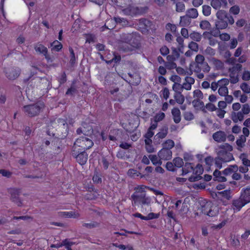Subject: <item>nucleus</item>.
Instances as JSON below:
<instances>
[{"mask_svg": "<svg viewBox=\"0 0 250 250\" xmlns=\"http://www.w3.org/2000/svg\"><path fill=\"white\" fill-rule=\"evenodd\" d=\"M246 21L243 19H241L238 20L236 22V25L238 27H242L243 26L245 25V28H246L248 26V24H246Z\"/></svg>", "mask_w": 250, "mask_h": 250, "instance_id": "nucleus-55", "label": "nucleus"}, {"mask_svg": "<svg viewBox=\"0 0 250 250\" xmlns=\"http://www.w3.org/2000/svg\"><path fill=\"white\" fill-rule=\"evenodd\" d=\"M240 196L246 204L250 202V186L241 190Z\"/></svg>", "mask_w": 250, "mask_h": 250, "instance_id": "nucleus-19", "label": "nucleus"}, {"mask_svg": "<svg viewBox=\"0 0 250 250\" xmlns=\"http://www.w3.org/2000/svg\"><path fill=\"white\" fill-rule=\"evenodd\" d=\"M192 104L194 107H199L200 108H203L204 106V104L203 102L200 101L199 100H194Z\"/></svg>", "mask_w": 250, "mask_h": 250, "instance_id": "nucleus-62", "label": "nucleus"}, {"mask_svg": "<svg viewBox=\"0 0 250 250\" xmlns=\"http://www.w3.org/2000/svg\"><path fill=\"white\" fill-rule=\"evenodd\" d=\"M218 92L220 95L226 96L228 93V89L226 86H220Z\"/></svg>", "mask_w": 250, "mask_h": 250, "instance_id": "nucleus-54", "label": "nucleus"}, {"mask_svg": "<svg viewBox=\"0 0 250 250\" xmlns=\"http://www.w3.org/2000/svg\"><path fill=\"white\" fill-rule=\"evenodd\" d=\"M76 132L78 134H83L85 136H88L92 133V127L89 123L83 122L81 126L77 129Z\"/></svg>", "mask_w": 250, "mask_h": 250, "instance_id": "nucleus-8", "label": "nucleus"}, {"mask_svg": "<svg viewBox=\"0 0 250 250\" xmlns=\"http://www.w3.org/2000/svg\"><path fill=\"white\" fill-rule=\"evenodd\" d=\"M217 20L215 22V26L218 29L226 28L228 26L227 23V12L224 10H219L216 13Z\"/></svg>", "mask_w": 250, "mask_h": 250, "instance_id": "nucleus-5", "label": "nucleus"}, {"mask_svg": "<svg viewBox=\"0 0 250 250\" xmlns=\"http://www.w3.org/2000/svg\"><path fill=\"white\" fill-rule=\"evenodd\" d=\"M211 25L210 23L206 20L202 21L200 23V27L203 30H209Z\"/></svg>", "mask_w": 250, "mask_h": 250, "instance_id": "nucleus-42", "label": "nucleus"}, {"mask_svg": "<svg viewBox=\"0 0 250 250\" xmlns=\"http://www.w3.org/2000/svg\"><path fill=\"white\" fill-rule=\"evenodd\" d=\"M114 20L117 23H122V25H126L128 23V21L125 19L119 17H114Z\"/></svg>", "mask_w": 250, "mask_h": 250, "instance_id": "nucleus-47", "label": "nucleus"}, {"mask_svg": "<svg viewBox=\"0 0 250 250\" xmlns=\"http://www.w3.org/2000/svg\"><path fill=\"white\" fill-rule=\"evenodd\" d=\"M203 170H204L202 166L200 164H198L196 165L195 168L193 167V172L195 175H198L200 176V175L203 173Z\"/></svg>", "mask_w": 250, "mask_h": 250, "instance_id": "nucleus-43", "label": "nucleus"}, {"mask_svg": "<svg viewBox=\"0 0 250 250\" xmlns=\"http://www.w3.org/2000/svg\"><path fill=\"white\" fill-rule=\"evenodd\" d=\"M165 117V115L163 112H160L157 114L154 117V122L158 123L163 120Z\"/></svg>", "mask_w": 250, "mask_h": 250, "instance_id": "nucleus-49", "label": "nucleus"}, {"mask_svg": "<svg viewBox=\"0 0 250 250\" xmlns=\"http://www.w3.org/2000/svg\"><path fill=\"white\" fill-rule=\"evenodd\" d=\"M63 216L67 218H76L80 216V214L74 211H63Z\"/></svg>", "mask_w": 250, "mask_h": 250, "instance_id": "nucleus-40", "label": "nucleus"}, {"mask_svg": "<svg viewBox=\"0 0 250 250\" xmlns=\"http://www.w3.org/2000/svg\"><path fill=\"white\" fill-rule=\"evenodd\" d=\"M222 197L227 200H230L231 198V191L230 190H225L219 192Z\"/></svg>", "mask_w": 250, "mask_h": 250, "instance_id": "nucleus-44", "label": "nucleus"}, {"mask_svg": "<svg viewBox=\"0 0 250 250\" xmlns=\"http://www.w3.org/2000/svg\"><path fill=\"white\" fill-rule=\"evenodd\" d=\"M93 142L91 140L86 137H81L78 138L74 144V149H76L77 147H80L78 150L81 151L91 148L93 146Z\"/></svg>", "mask_w": 250, "mask_h": 250, "instance_id": "nucleus-4", "label": "nucleus"}, {"mask_svg": "<svg viewBox=\"0 0 250 250\" xmlns=\"http://www.w3.org/2000/svg\"><path fill=\"white\" fill-rule=\"evenodd\" d=\"M44 107V103L42 100H39L34 104H31L24 106L26 109H42Z\"/></svg>", "mask_w": 250, "mask_h": 250, "instance_id": "nucleus-20", "label": "nucleus"}, {"mask_svg": "<svg viewBox=\"0 0 250 250\" xmlns=\"http://www.w3.org/2000/svg\"><path fill=\"white\" fill-rule=\"evenodd\" d=\"M120 41L124 43H132V42H136L137 40L133 33H123L120 35Z\"/></svg>", "mask_w": 250, "mask_h": 250, "instance_id": "nucleus-10", "label": "nucleus"}, {"mask_svg": "<svg viewBox=\"0 0 250 250\" xmlns=\"http://www.w3.org/2000/svg\"><path fill=\"white\" fill-rule=\"evenodd\" d=\"M176 11L178 12H181L185 10V5L182 2H176Z\"/></svg>", "mask_w": 250, "mask_h": 250, "instance_id": "nucleus-46", "label": "nucleus"}, {"mask_svg": "<svg viewBox=\"0 0 250 250\" xmlns=\"http://www.w3.org/2000/svg\"><path fill=\"white\" fill-rule=\"evenodd\" d=\"M140 47V44L138 41L132 42V43L120 42L119 44L118 49L120 52L131 54Z\"/></svg>", "mask_w": 250, "mask_h": 250, "instance_id": "nucleus-3", "label": "nucleus"}, {"mask_svg": "<svg viewBox=\"0 0 250 250\" xmlns=\"http://www.w3.org/2000/svg\"><path fill=\"white\" fill-rule=\"evenodd\" d=\"M174 166L177 167H181L184 166V162L182 158L180 157H176L173 160Z\"/></svg>", "mask_w": 250, "mask_h": 250, "instance_id": "nucleus-41", "label": "nucleus"}, {"mask_svg": "<svg viewBox=\"0 0 250 250\" xmlns=\"http://www.w3.org/2000/svg\"><path fill=\"white\" fill-rule=\"evenodd\" d=\"M194 71L195 73L200 72L202 70L205 73H208L210 71V67L206 62L202 63L196 64L194 65Z\"/></svg>", "mask_w": 250, "mask_h": 250, "instance_id": "nucleus-13", "label": "nucleus"}, {"mask_svg": "<svg viewBox=\"0 0 250 250\" xmlns=\"http://www.w3.org/2000/svg\"><path fill=\"white\" fill-rule=\"evenodd\" d=\"M75 151V149L73 150V152ZM73 155H74L76 161L81 165H84L87 160L88 155L86 152L84 151L81 152L78 155H76L74 152L73 153Z\"/></svg>", "mask_w": 250, "mask_h": 250, "instance_id": "nucleus-12", "label": "nucleus"}, {"mask_svg": "<svg viewBox=\"0 0 250 250\" xmlns=\"http://www.w3.org/2000/svg\"><path fill=\"white\" fill-rule=\"evenodd\" d=\"M174 97L176 102L180 104H182L185 101L184 96L182 95L181 93H175Z\"/></svg>", "mask_w": 250, "mask_h": 250, "instance_id": "nucleus-37", "label": "nucleus"}, {"mask_svg": "<svg viewBox=\"0 0 250 250\" xmlns=\"http://www.w3.org/2000/svg\"><path fill=\"white\" fill-rule=\"evenodd\" d=\"M149 159L152 164L155 166H161L162 164V159H161L158 155L150 154L148 155Z\"/></svg>", "mask_w": 250, "mask_h": 250, "instance_id": "nucleus-27", "label": "nucleus"}, {"mask_svg": "<svg viewBox=\"0 0 250 250\" xmlns=\"http://www.w3.org/2000/svg\"><path fill=\"white\" fill-rule=\"evenodd\" d=\"M69 51L70 52V60L69 61V63L71 65V67L70 68V71L73 70L72 67H73V65L76 62V59L75 56V54L73 51V49L72 47L69 48Z\"/></svg>", "mask_w": 250, "mask_h": 250, "instance_id": "nucleus-30", "label": "nucleus"}, {"mask_svg": "<svg viewBox=\"0 0 250 250\" xmlns=\"http://www.w3.org/2000/svg\"><path fill=\"white\" fill-rule=\"evenodd\" d=\"M139 8L133 6H129L122 10L123 12L125 15H132L139 13Z\"/></svg>", "mask_w": 250, "mask_h": 250, "instance_id": "nucleus-21", "label": "nucleus"}, {"mask_svg": "<svg viewBox=\"0 0 250 250\" xmlns=\"http://www.w3.org/2000/svg\"><path fill=\"white\" fill-rule=\"evenodd\" d=\"M214 163L215 166L219 169L221 168L222 167V163L224 162V160L219 158V157L217 155L216 157L214 159Z\"/></svg>", "mask_w": 250, "mask_h": 250, "instance_id": "nucleus-45", "label": "nucleus"}, {"mask_svg": "<svg viewBox=\"0 0 250 250\" xmlns=\"http://www.w3.org/2000/svg\"><path fill=\"white\" fill-rule=\"evenodd\" d=\"M99 226L100 223L96 221H92L87 223H84L83 224V227L89 229L98 228Z\"/></svg>", "mask_w": 250, "mask_h": 250, "instance_id": "nucleus-35", "label": "nucleus"}, {"mask_svg": "<svg viewBox=\"0 0 250 250\" xmlns=\"http://www.w3.org/2000/svg\"><path fill=\"white\" fill-rule=\"evenodd\" d=\"M229 12L234 15H237L240 12V8L238 5H234L230 8Z\"/></svg>", "mask_w": 250, "mask_h": 250, "instance_id": "nucleus-59", "label": "nucleus"}, {"mask_svg": "<svg viewBox=\"0 0 250 250\" xmlns=\"http://www.w3.org/2000/svg\"><path fill=\"white\" fill-rule=\"evenodd\" d=\"M214 208L211 202H206L203 201L201 203V207L199 208V209L204 214H206L209 216H214L217 212L216 211L212 209Z\"/></svg>", "mask_w": 250, "mask_h": 250, "instance_id": "nucleus-6", "label": "nucleus"}, {"mask_svg": "<svg viewBox=\"0 0 250 250\" xmlns=\"http://www.w3.org/2000/svg\"><path fill=\"white\" fill-rule=\"evenodd\" d=\"M184 116L185 119L188 121L191 120L194 118V115L190 111L186 112Z\"/></svg>", "mask_w": 250, "mask_h": 250, "instance_id": "nucleus-61", "label": "nucleus"}, {"mask_svg": "<svg viewBox=\"0 0 250 250\" xmlns=\"http://www.w3.org/2000/svg\"><path fill=\"white\" fill-rule=\"evenodd\" d=\"M191 22V19L186 14L185 16L180 17L179 25L183 27L188 26L190 24Z\"/></svg>", "mask_w": 250, "mask_h": 250, "instance_id": "nucleus-25", "label": "nucleus"}, {"mask_svg": "<svg viewBox=\"0 0 250 250\" xmlns=\"http://www.w3.org/2000/svg\"><path fill=\"white\" fill-rule=\"evenodd\" d=\"M238 170V166L236 165H230L223 171V174L228 176L230 175L233 172H237Z\"/></svg>", "mask_w": 250, "mask_h": 250, "instance_id": "nucleus-24", "label": "nucleus"}, {"mask_svg": "<svg viewBox=\"0 0 250 250\" xmlns=\"http://www.w3.org/2000/svg\"><path fill=\"white\" fill-rule=\"evenodd\" d=\"M205 62V58L202 55L198 54L195 57V62H192L190 63V66H193Z\"/></svg>", "mask_w": 250, "mask_h": 250, "instance_id": "nucleus-34", "label": "nucleus"}, {"mask_svg": "<svg viewBox=\"0 0 250 250\" xmlns=\"http://www.w3.org/2000/svg\"><path fill=\"white\" fill-rule=\"evenodd\" d=\"M62 45L58 41H55L50 44V48L53 51H59L62 48Z\"/></svg>", "mask_w": 250, "mask_h": 250, "instance_id": "nucleus-28", "label": "nucleus"}, {"mask_svg": "<svg viewBox=\"0 0 250 250\" xmlns=\"http://www.w3.org/2000/svg\"><path fill=\"white\" fill-rule=\"evenodd\" d=\"M24 114L30 117H33L37 116L39 113L40 110H24Z\"/></svg>", "mask_w": 250, "mask_h": 250, "instance_id": "nucleus-48", "label": "nucleus"}, {"mask_svg": "<svg viewBox=\"0 0 250 250\" xmlns=\"http://www.w3.org/2000/svg\"><path fill=\"white\" fill-rule=\"evenodd\" d=\"M160 216L159 213H154L153 212L149 213L146 216L145 220H149L153 219L158 218Z\"/></svg>", "mask_w": 250, "mask_h": 250, "instance_id": "nucleus-53", "label": "nucleus"}, {"mask_svg": "<svg viewBox=\"0 0 250 250\" xmlns=\"http://www.w3.org/2000/svg\"><path fill=\"white\" fill-rule=\"evenodd\" d=\"M211 5L213 8L215 9H217L221 6L222 3L220 0H212L211 2Z\"/></svg>", "mask_w": 250, "mask_h": 250, "instance_id": "nucleus-52", "label": "nucleus"}, {"mask_svg": "<svg viewBox=\"0 0 250 250\" xmlns=\"http://www.w3.org/2000/svg\"><path fill=\"white\" fill-rule=\"evenodd\" d=\"M250 110H242L237 113L232 112L231 113V119L234 123L238 122V121H241L244 119V115L249 113Z\"/></svg>", "mask_w": 250, "mask_h": 250, "instance_id": "nucleus-14", "label": "nucleus"}, {"mask_svg": "<svg viewBox=\"0 0 250 250\" xmlns=\"http://www.w3.org/2000/svg\"><path fill=\"white\" fill-rule=\"evenodd\" d=\"M8 192L11 195L12 201L16 203L18 206H21L22 201L19 197L21 193V189L14 188H9L8 189Z\"/></svg>", "mask_w": 250, "mask_h": 250, "instance_id": "nucleus-7", "label": "nucleus"}, {"mask_svg": "<svg viewBox=\"0 0 250 250\" xmlns=\"http://www.w3.org/2000/svg\"><path fill=\"white\" fill-rule=\"evenodd\" d=\"M146 188L144 186H138L135 187V191L131 196L135 204L138 203L141 205L142 212L146 211V209L144 208V206L146 205L148 207L151 203V198L146 196Z\"/></svg>", "mask_w": 250, "mask_h": 250, "instance_id": "nucleus-1", "label": "nucleus"}, {"mask_svg": "<svg viewBox=\"0 0 250 250\" xmlns=\"http://www.w3.org/2000/svg\"><path fill=\"white\" fill-rule=\"evenodd\" d=\"M212 138L217 142H224L227 139V134L224 131H218L213 134Z\"/></svg>", "mask_w": 250, "mask_h": 250, "instance_id": "nucleus-16", "label": "nucleus"}, {"mask_svg": "<svg viewBox=\"0 0 250 250\" xmlns=\"http://www.w3.org/2000/svg\"><path fill=\"white\" fill-rule=\"evenodd\" d=\"M188 47L192 51H198V44L195 42H191L188 44Z\"/></svg>", "mask_w": 250, "mask_h": 250, "instance_id": "nucleus-57", "label": "nucleus"}, {"mask_svg": "<svg viewBox=\"0 0 250 250\" xmlns=\"http://www.w3.org/2000/svg\"><path fill=\"white\" fill-rule=\"evenodd\" d=\"M186 15L190 19H195L198 16L197 10L195 8H190L187 10Z\"/></svg>", "mask_w": 250, "mask_h": 250, "instance_id": "nucleus-29", "label": "nucleus"}, {"mask_svg": "<svg viewBox=\"0 0 250 250\" xmlns=\"http://www.w3.org/2000/svg\"><path fill=\"white\" fill-rule=\"evenodd\" d=\"M203 14L206 16H208L210 14L211 7L209 6L204 5L202 6Z\"/></svg>", "mask_w": 250, "mask_h": 250, "instance_id": "nucleus-50", "label": "nucleus"}, {"mask_svg": "<svg viewBox=\"0 0 250 250\" xmlns=\"http://www.w3.org/2000/svg\"><path fill=\"white\" fill-rule=\"evenodd\" d=\"M246 204H247L244 202V201L240 196L238 198L232 201V208L233 209L234 212H238L240 211L241 208Z\"/></svg>", "mask_w": 250, "mask_h": 250, "instance_id": "nucleus-11", "label": "nucleus"}, {"mask_svg": "<svg viewBox=\"0 0 250 250\" xmlns=\"http://www.w3.org/2000/svg\"><path fill=\"white\" fill-rule=\"evenodd\" d=\"M217 151V155L224 160V162H229L234 159L231 151L233 150L232 146L228 143L221 145L218 147Z\"/></svg>", "mask_w": 250, "mask_h": 250, "instance_id": "nucleus-2", "label": "nucleus"}, {"mask_svg": "<svg viewBox=\"0 0 250 250\" xmlns=\"http://www.w3.org/2000/svg\"><path fill=\"white\" fill-rule=\"evenodd\" d=\"M240 159L242 160L243 164L246 167H250V160L248 159V155L243 153L240 154Z\"/></svg>", "mask_w": 250, "mask_h": 250, "instance_id": "nucleus-33", "label": "nucleus"}, {"mask_svg": "<svg viewBox=\"0 0 250 250\" xmlns=\"http://www.w3.org/2000/svg\"><path fill=\"white\" fill-rule=\"evenodd\" d=\"M76 244L75 242H72L70 239H65L63 240V247L67 250H73L72 247Z\"/></svg>", "mask_w": 250, "mask_h": 250, "instance_id": "nucleus-32", "label": "nucleus"}, {"mask_svg": "<svg viewBox=\"0 0 250 250\" xmlns=\"http://www.w3.org/2000/svg\"><path fill=\"white\" fill-rule=\"evenodd\" d=\"M172 88L175 93H181L183 90L182 85L180 83H176L173 85Z\"/></svg>", "mask_w": 250, "mask_h": 250, "instance_id": "nucleus-51", "label": "nucleus"}, {"mask_svg": "<svg viewBox=\"0 0 250 250\" xmlns=\"http://www.w3.org/2000/svg\"><path fill=\"white\" fill-rule=\"evenodd\" d=\"M127 175L129 177L133 178H135L139 176H140L141 178L144 177V175H141L139 171L134 169H129L127 171Z\"/></svg>", "mask_w": 250, "mask_h": 250, "instance_id": "nucleus-31", "label": "nucleus"}, {"mask_svg": "<svg viewBox=\"0 0 250 250\" xmlns=\"http://www.w3.org/2000/svg\"><path fill=\"white\" fill-rule=\"evenodd\" d=\"M164 149H171L174 146V142L173 140L168 139L163 144Z\"/></svg>", "mask_w": 250, "mask_h": 250, "instance_id": "nucleus-38", "label": "nucleus"}, {"mask_svg": "<svg viewBox=\"0 0 250 250\" xmlns=\"http://www.w3.org/2000/svg\"><path fill=\"white\" fill-rule=\"evenodd\" d=\"M246 141V137L244 135H241L239 139L236 140V143L238 146L237 149L240 151H242V148L245 146Z\"/></svg>", "mask_w": 250, "mask_h": 250, "instance_id": "nucleus-26", "label": "nucleus"}, {"mask_svg": "<svg viewBox=\"0 0 250 250\" xmlns=\"http://www.w3.org/2000/svg\"><path fill=\"white\" fill-rule=\"evenodd\" d=\"M165 66L167 69L171 70L174 68H176L177 65L174 62H166L165 63Z\"/></svg>", "mask_w": 250, "mask_h": 250, "instance_id": "nucleus-58", "label": "nucleus"}, {"mask_svg": "<svg viewBox=\"0 0 250 250\" xmlns=\"http://www.w3.org/2000/svg\"><path fill=\"white\" fill-rule=\"evenodd\" d=\"M194 98H197L198 99H203V94L202 91L199 89H196L193 92Z\"/></svg>", "mask_w": 250, "mask_h": 250, "instance_id": "nucleus-60", "label": "nucleus"}, {"mask_svg": "<svg viewBox=\"0 0 250 250\" xmlns=\"http://www.w3.org/2000/svg\"><path fill=\"white\" fill-rule=\"evenodd\" d=\"M189 37L193 41L200 42L202 39V35L198 32H193L190 34Z\"/></svg>", "mask_w": 250, "mask_h": 250, "instance_id": "nucleus-39", "label": "nucleus"}, {"mask_svg": "<svg viewBox=\"0 0 250 250\" xmlns=\"http://www.w3.org/2000/svg\"><path fill=\"white\" fill-rule=\"evenodd\" d=\"M110 92L112 95H114L118 92L117 95L119 97V100H122L123 99L126 98L128 96L127 93L126 92L125 90H123L122 88L120 89L118 87L115 88L113 90H111Z\"/></svg>", "mask_w": 250, "mask_h": 250, "instance_id": "nucleus-17", "label": "nucleus"}, {"mask_svg": "<svg viewBox=\"0 0 250 250\" xmlns=\"http://www.w3.org/2000/svg\"><path fill=\"white\" fill-rule=\"evenodd\" d=\"M21 70L18 67L9 68L5 70L6 77L10 80H14L20 76Z\"/></svg>", "mask_w": 250, "mask_h": 250, "instance_id": "nucleus-9", "label": "nucleus"}, {"mask_svg": "<svg viewBox=\"0 0 250 250\" xmlns=\"http://www.w3.org/2000/svg\"><path fill=\"white\" fill-rule=\"evenodd\" d=\"M158 155L162 160H168L172 157V151L169 149L162 148L158 152Z\"/></svg>", "mask_w": 250, "mask_h": 250, "instance_id": "nucleus-15", "label": "nucleus"}, {"mask_svg": "<svg viewBox=\"0 0 250 250\" xmlns=\"http://www.w3.org/2000/svg\"><path fill=\"white\" fill-rule=\"evenodd\" d=\"M160 52L163 56H166L169 52V49L167 46H163L160 48Z\"/></svg>", "mask_w": 250, "mask_h": 250, "instance_id": "nucleus-64", "label": "nucleus"}, {"mask_svg": "<svg viewBox=\"0 0 250 250\" xmlns=\"http://www.w3.org/2000/svg\"><path fill=\"white\" fill-rule=\"evenodd\" d=\"M194 165L192 163L186 162L182 168V175L187 174L188 173L193 171Z\"/></svg>", "mask_w": 250, "mask_h": 250, "instance_id": "nucleus-23", "label": "nucleus"}, {"mask_svg": "<svg viewBox=\"0 0 250 250\" xmlns=\"http://www.w3.org/2000/svg\"><path fill=\"white\" fill-rule=\"evenodd\" d=\"M240 87L244 92L246 93H250V87L247 83H242L240 86Z\"/></svg>", "mask_w": 250, "mask_h": 250, "instance_id": "nucleus-56", "label": "nucleus"}, {"mask_svg": "<svg viewBox=\"0 0 250 250\" xmlns=\"http://www.w3.org/2000/svg\"><path fill=\"white\" fill-rule=\"evenodd\" d=\"M172 114L173 116V120L176 124L181 121L180 110H172Z\"/></svg>", "mask_w": 250, "mask_h": 250, "instance_id": "nucleus-36", "label": "nucleus"}, {"mask_svg": "<svg viewBox=\"0 0 250 250\" xmlns=\"http://www.w3.org/2000/svg\"><path fill=\"white\" fill-rule=\"evenodd\" d=\"M35 50L37 52L42 54L45 56L47 60L49 59V56L47 54V48L42 44H37L34 47Z\"/></svg>", "mask_w": 250, "mask_h": 250, "instance_id": "nucleus-18", "label": "nucleus"}, {"mask_svg": "<svg viewBox=\"0 0 250 250\" xmlns=\"http://www.w3.org/2000/svg\"><path fill=\"white\" fill-rule=\"evenodd\" d=\"M229 81L227 78H223L218 82L219 83V86H226L229 83Z\"/></svg>", "mask_w": 250, "mask_h": 250, "instance_id": "nucleus-63", "label": "nucleus"}, {"mask_svg": "<svg viewBox=\"0 0 250 250\" xmlns=\"http://www.w3.org/2000/svg\"><path fill=\"white\" fill-rule=\"evenodd\" d=\"M168 133V127L167 125L163 126L157 134L155 136V139L156 140L157 139H164L165 138Z\"/></svg>", "mask_w": 250, "mask_h": 250, "instance_id": "nucleus-22", "label": "nucleus"}]
</instances>
